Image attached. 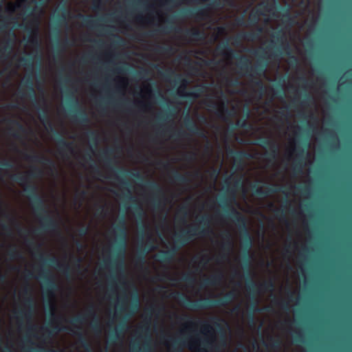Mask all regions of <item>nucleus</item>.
I'll list each match as a JSON object with an SVG mask.
<instances>
[{
  "label": "nucleus",
  "instance_id": "obj_1",
  "mask_svg": "<svg viewBox=\"0 0 352 352\" xmlns=\"http://www.w3.org/2000/svg\"><path fill=\"white\" fill-rule=\"evenodd\" d=\"M43 175V171L41 168L33 166L27 173L13 175L11 179L23 187L34 214L39 220L41 228L43 231L56 232L59 228L58 223L49 214L43 198L38 194V188L32 182V179L41 177Z\"/></svg>",
  "mask_w": 352,
  "mask_h": 352
},
{
  "label": "nucleus",
  "instance_id": "obj_2",
  "mask_svg": "<svg viewBox=\"0 0 352 352\" xmlns=\"http://www.w3.org/2000/svg\"><path fill=\"white\" fill-rule=\"evenodd\" d=\"M219 53L228 58H234L238 60L237 67L242 72L245 76L252 78V82L257 87L260 91V96H261L266 90V87L264 85L263 81L258 78L261 76L263 75L266 72L267 63L266 61L262 62L261 60H258L257 63L252 67L250 65V60L248 58L245 56H239L236 54V51L233 50L228 42L223 43L219 45L217 48ZM264 52L260 53L258 50L254 51V54L258 57L259 59L264 58Z\"/></svg>",
  "mask_w": 352,
  "mask_h": 352
},
{
  "label": "nucleus",
  "instance_id": "obj_3",
  "mask_svg": "<svg viewBox=\"0 0 352 352\" xmlns=\"http://www.w3.org/2000/svg\"><path fill=\"white\" fill-rule=\"evenodd\" d=\"M201 226L192 227L187 231L175 233L173 246L167 250H162L156 255V259L164 263H171L178 251L190 242L195 236H206L213 234L210 227V219L208 215H204L199 219Z\"/></svg>",
  "mask_w": 352,
  "mask_h": 352
},
{
  "label": "nucleus",
  "instance_id": "obj_4",
  "mask_svg": "<svg viewBox=\"0 0 352 352\" xmlns=\"http://www.w3.org/2000/svg\"><path fill=\"white\" fill-rule=\"evenodd\" d=\"M26 87L30 94V98L35 101L36 105V98L35 91L33 87V81L31 78H28L24 82ZM43 101L44 103V107H41L40 106H36L37 109L41 112L39 115V120L41 123L46 126L47 129H49L54 135L56 140L57 142L58 146L59 153L64 156V151H69L70 153H74V144L72 142H69L66 141L63 137L56 130L54 124L51 121L48 111L46 105V102L44 98H43Z\"/></svg>",
  "mask_w": 352,
  "mask_h": 352
},
{
  "label": "nucleus",
  "instance_id": "obj_5",
  "mask_svg": "<svg viewBox=\"0 0 352 352\" xmlns=\"http://www.w3.org/2000/svg\"><path fill=\"white\" fill-rule=\"evenodd\" d=\"M113 231L118 237V241L115 254L110 261V265L112 268L119 269L123 272L126 239V226L124 216H122L118 223L114 226Z\"/></svg>",
  "mask_w": 352,
  "mask_h": 352
},
{
  "label": "nucleus",
  "instance_id": "obj_6",
  "mask_svg": "<svg viewBox=\"0 0 352 352\" xmlns=\"http://www.w3.org/2000/svg\"><path fill=\"white\" fill-rule=\"evenodd\" d=\"M225 212L238 226L243 233L242 245L245 252L243 256V267L250 269V250L252 247L253 239L248 232L245 218L234 208L231 207L230 210L225 209Z\"/></svg>",
  "mask_w": 352,
  "mask_h": 352
},
{
  "label": "nucleus",
  "instance_id": "obj_7",
  "mask_svg": "<svg viewBox=\"0 0 352 352\" xmlns=\"http://www.w3.org/2000/svg\"><path fill=\"white\" fill-rule=\"evenodd\" d=\"M113 154L111 149H107L101 153V157L105 162L106 164L112 170L117 172L116 179L119 181L122 188L126 192L124 193V197L132 202H135L136 199L132 196L131 191L129 188V182L126 179L128 175L131 176L133 179L142 181L143 177L139 172H132L124 169H116L113 166L114 162L110 157Z\"/></svg>",
  "mask_w": 352,
  "mask_h": 352
},
{
  "label": "nucleus",
  "instance_id": "obj_8",
  "mask_svg": "<svg viewBox=\"0 0 352 352\" xmlns=\"http://www.w3.org/2000/svg\"><path fill=\"white\" fill-rule=\"evenodd\" d=\"M177 318L179 321L185 322L184 327L187 330H190L192 327H197L200 325L201 327V332L206 336L213 337L214 331H216L223 336V327L221 323L223 320L219 317H211L208 322L195 320L187 315L177 316Z\"/></svg>",
  "mask_w": 352,
  "mask_h": 352
},
{
  "label": "nucleus",
  "instance_id": "obj_9",
  "mask_svg": "<svg viewBox=\"0 0 352 352\" xmlns=\"http://www.w3.org/2000/svg\"><path fill=\"white\" fill-rule=\"evenodd\" d=\"M177 294L184 305L191 309H203L212 307L225 306L236 297V294L234 292H229L226 293L223 298L219 299L210 300L209 298H203L197 301H192L183 294L177 293Z\"/></svg>",
  "mask_w": 352,
  "mask_h": 352
},
{
  "label": "nucleus",
  "instance_id": "obj_10",
  "mask_svg": "<svg viewBox=\"0 0 352 352\" xmlns=\"http://www.w3.org/2000/svg\"><path fill=\"white\" fill-rule=\"evenodd\" d=\"M275 288L274 283L273 280H270L268 281L264 282L260 285H257L256 283L252 281V280H249L247 284V290L251 295V299L252 300V302L250 306V320L254 323V314L255 312H260L261 309L258 307V301L256 299V296L261 292H272Z\"/></svg>",
  "mask_w": 352,
  "mask_h": 352
},
{
  "label": "nucleus",
  "instance_id": "obj_11",
  "mask_svg": "<svg viewBox=\"0 0 352 352\" xmlns=\"http://www.w3.org/2000/svg\"><path fill=\"white\" fill-rule=\"evenodd\" d=\"M140 300L137 292H135L132 296V301L129 307L128 313L124 321L120 322L118 326L114 331L111 332V338L116 339L120 338V335L122 334L127 328V320L133 316L140 309Z\"/></svg>",
  "mask_w": 352,
  "mask_h": 352
},
{
  "label": "nucleus",
  "instance_id": "obj_12",
  "mask_svg": "<svg viewBox=\"0 0 352 352\" xmlns=\"http://www.w3.org/2000/svg\"><path fill=\"white\" fill-rule=\"evenodd\" d=\"M22 293L23 296H26L25 298V305L28 309L26 310L21 309L18 311L16 312L17 318L19 320L25 318L29 321H32L34 314V301L30 296L31 291L28 283L23 287Z\"/></svg>",
  "mask_w": 352,
  "mask_h": 352
},
{
  "label": "nucleus",
  "instance_id": "obj_13",
  "mask_svg": "<svg viewBox=\"0 0 352 352\" xmlns=\"http://www.w3.org/2000/svg\"><path fill=\"white\" fill-rule=\"evenodd\" d=\"M38 278L43 283V289L46 294L53 296L54 292L58 289V285L54 278L48 270L41 269L38 274Z\"/></svg>",
  "mask_w": 352,
  "mask_h": 352
},
{
  "label": "nucleus",
  "instance_id": "obj_14",
  "mask_svg": "<svg viewBox=\"0 0 352 352\" xmlns=\"http://www.w3.org/2000/svg\"><path fill=\"white\" fill-rule=\"evenodd\" d=\"M259 144L264 148H270V151L265 153L268 162H271L276 160L278 155L279 146L275 140L267 138H260Z\"/></svg>",
  "mask_w": 352,
  "mask_h": 352
},
{
  "label": "nucleus",
  "instance_id": "obj_15",
  "mask_svg": "<svg viewBox=\"0 0 352 352\" xmlns=\"http://www.w3.org/2000/svg\"><path fill=\"white\" fill-rule=\"evenodd\" d=\"M176 82L180 84V87H179V92H178L179 94L185 98H188V99L197 98L199 96V94L204 91L203 87L200 86V87L198 88L195 91L184 92V91L186 89V88L188 84V81L187 80L186 78H182L180 76L178 77L177 80H176Z\"/></svg>",
  "mask_w": 352,
  "mask_h": 352
},
{
  "label": "nucleus",
  "instance_id": "obj_16",
  "mask_svg": "<svg viewBox=\"0 0 352 352\" xmlns=\"http://www.w3.org/2000/svg\"><path fill=\"white\" fill-rule=\"evenodd\" d=\"M242 182L240 179H236L232 187L227 190V193L221 197L219 199L220 202L226 207L230 206V204L236 202V188H239L242 186Z\"/></svg>",
  "mask_w": 352,
  "mask_h": 352
},
{
  "label": "nucleus",
  "instance_id": "obj_17",
  "mask_svg": "<svg viewBox=\"0 0 352 352\" xmlns=\"http://www.w3.org/2000/svg\"><path fill=\"white\" fill-rule=\"evenodd\" d=\"M38 258L40 261L46 263L49 265L56 266V268L62 272L66 276H70L72 270L68 264H60L58 260L54 256L45 259L43 253L38 254Z\"/></svg>",
  "mask_w": 352,
  "mask_h": 352
},
{
  "label": "nucleus",
  "instance_id": "obj_18",
  "mask_svg": "<svg viewBox=\"0 0 352 352\" xmlns=\"http://www.w3.org/2000/svg\"><path fill=\"white\" fill-rule=\"evenodd\" d=\"M146 187L153 192L152 203L155 208H160V197L163 195V190L162 187L155 182L148 181L145 184Z\"/></svg>",
  "mask_w": 352,
  "mask_h": 352
},
{
  "label": "nucleus",
  "instance_id": "obj_19",
  "mask_svg": "<svg viewBox=\"0 0 352 352\" xmlns=\"http://www.w3.org/2000/svg\"><path fill=\"white\" fill-rule=\"evenodd\" d=\"M206 106L210 108L216 109H217V115L219 118L226 120V117L228 118H230L232 117L234 115V111L232 109H229L228 107L224 104L222 103L221 108L218 109V105L216 102H214L212 100H209L206 103Z\"/></svg>",
  "mask_w": 352,
  "mask_h": 352
},
{
  "label": "nucleus",
  "instance_id": "obj_20",
  "mask_svg": "<svg viewBox=\"0 0 352 352\" xmlns=\"http://www.w3.org/2000/svg\"><path fill=\"white\" fill-rule=\"evenodd\" d=\"M269 49L273 50V51L271 52L270 55L271 56L276 57V56H280L282 54V49L285 50L286 52V54L287 55H290V63L291 65H297L298 64V60L296 56L291 55V50L289 44L287 42L285 45L283 47L281 46H272L270 45L268 47Z\"/></svg>",
  "mask_w": 352,
  "mask_h": 352
},
{
  "label": "nucleus",
  "instance_id": "obj_21",
  "mask_svg": "<svg viewBox=\"0 0 352 352\" xmlns=\"http://www.w3.org/2000/svg\"><path fill=\"white\" fill-rule=\"evenodd\" d=\"M263 28L261 27H258L256 32H243L239 34H237L234 38V45H239L242 40H245L248 41H253L257 39L261 34L263 32Z\"/></svg>",
  "mask_w": 352,
  "mask_h": 352
},
{
  "label": "nucleus",
  "instance_id": "obj_22",
  "mask_svg": "<svg viewBox=\"0 0 352 352\" xmlns=\"http://www.w3.org/2000/svg\"><path fill=\"white\" fill-rule=\"evenodd\" d=\"M252 190L255 195L260 197H267L270 195L280 192L285 193L283 187L267 186L266 190H263L261 186L256 184L252 186Z\"/></svg>",
  "mask_w": 352,
  "mask_h": 352
},
{
  "label": "nucleus",
  "instance_id": "obj_23",
  "mask_svg": "<svg viewBox=\"0 0 352 352\" xmlns=\"http://www.w3.org/2000/svg\"><path fill=\"white\" fill-rule=\"evenodd\" d=\"M69 116L72 120L79 124H87L90 122L86 111L81 108L78 110L70 109Z\"/></svg>",
  "mask_w": 352,
  "mask_h": 352
},
{
  "label": "nucleus",
  "instance_id": "obj_24",
  "mask_svg": "<svg viewBox=\"0 0 352 352\" xmlns=\"http://www.w3.org/2000/svg\"><path fill=\"white\" fill-rule=\"evenodd\" d=\"M184 122L186 129L192 134L199 137L205 138V132L201 129L187 113L184 118Z\"/></svg>",
  "mask_w": 352,
  "mask_h": 352
},
{
  "label": "nucleus",
  "instance_id": "obj_25",
  "mask_svg": "<svg viewBox=\"0 0 352 352\" xmlns=\"http://www.w3.org/2000/svg\"><path fill=\"white\" fill-rule=\"evenodd\" d=\"M155 248V246L153 245V240L150 234H148L147 242H146V248L143 250H140L138 255L136 258V263H140L142 265L145 263V256L146 254Z\"/></svg>",
  "mask_w": 352,
  "mask_h": 352
},
{
  "label": "nucleus",
  "instance_id": "obj_26",
  "mask_svg": "<svg viewBox=\"0 0 352 352\" xmlns=\"http://www.w3.org/2000/svg\"><path fill=\"white\" fill-rule=\"evenodd\" d=\"M223 238L225 239V241H223L221 245V249L223 252H226L222 253L219 258L221 260L226 259L228 257V254L232 250L233 247V243L231 239V235L228 232H226L223 234Z\"/></svg>",
  "mask_w": 352,
  "mask_h": 352
},
{
  "label": "nucleus",
  "instance_id": "obj_27",
  "mask_svg": "<svg viewBox=\"0 0 352 352\" xmlns=\"http://www.w3.org/2000/svg\"><path fill=\"white\" fill-rule=\"evenodd\" d=\"M25 159L32 162H38L43 164H47L52 168H55V164L53 160L44 156H41L37 154L28 155L25 154Z\"/></svg>",
  "mask_w": 352,
  "mask_h": 352
},
{
  "label": "nucleus",
  "instance_id": "obj_28",
  "mask_svg": "<svg viewBox=\"0 0 352 352\" xmlns=\"http://www.w3.org/2000/svg\"><path fill=\"white\" fill-rule=\"evenodd\" d=\"M228 153L234 157V164L239 166H242L243 160L249 157V154L245 151H234L229 148Z\"/></svg>",
  "mask_w": 352,
  "mask_h": 352
},
{
  "label": "nucleus",
  "instance_id": "obj_29",
  "mask_svg": "<svg viewBox=\"0 0 352 352\" xmlns=\"http://www.w3.org/2000/svg\"><path fill=\"white\" fill-rule=\"evenodd\" d=\"M87 315L92 317L93 320L91 324V329L95 332H100V324L99 318L95 311V307L93 305L89 307L87 310Z\"/></svg>",
  "mask_w": 352,
  "mask_h": 352
},
{
  "label": "nucleus",
  "instance_id": "obj_30",
  "mask_svg": "<svg viewBox=\"0 0 352 352\" xmlns=\"http://www.w3.org/2000/svg\"><path fill=\"white\" fill-rule=\"evenodd\" d=\"M74 333L78 336V342L87 352H93L89 342L82 331L74 332Z\"/></svg>",
  "mask_w": 352,
  "mask_h": 352
},
{
  "label": "nucleus",
  "instance_id": "obj_31",
  "mask_svg": "<svg viewBox=\"0 0 352 352\" xmlns=\"http://www.w3.org/2000/svg\"><path fill=\"white\" fill-rule=\"evenodd\" d=\"M223 278V275L221 274L213 275L209 278L204 279L201 283L202 287H206L208 285H216L219 284Z\"/></svg>",
  "mask_w": 352,
  "mask_h": 352
},
{
  "label": "nucleus",
  "instance_id": "obj_32",
  "mask_svg": "<svg viewBox=\"0 0 352 352\" xmlns=\"http://www.w3.org/2000/svg\"><path fill=\"white\" fill-rule=\"evenodd\" d=\"M204 10L202 8L197 10L187 9L181 12L183 17H200L204 16Z\"/></svg>",
  "mask_w": 352,
  "mask_h": 352
},
{
  "label": "nucleus",
  "instance_id": "obj_33",
  "mask_svg": "<svg viewBox=\"0 0 352 352\" xmlns=\"http://www.w3.org/2000/svg\"><path fill=\"white\" fill-rule=\"evenodd\" d=\"M79 18L82 19V25L89 28H97L99 25L96 21L94 20L91 16H85L79 14Z\"/></svg>",
  "mask_w": 352,
  "mask_h": 352
},
{
  "label": "nucleus",
  "instance_id": "obj_34",
  "mask_svg": "<svg viewBox=\"0 0 352 352\" xmlns=\"http://www.w3.org/2000/svg\"><path fill=\"white\" fill-rule=\"evenodd\" d=\"M67 328V327H63L61 328L60 327V325L58 324H52L51 325V329H50L48 327H41V329L42 330H44L47 333V337H52L54 336L55 334L59 333L60 331H65L66 330Z\"/></svg>",
  "mask_w": 352,
  "mask_h": 352
},
{
  "label": "nucleus",
  "instance_id": "obj_35",
  "mask_svg": "<svg viewBox=\"0 0 352 352\" xmlns=\"http://www.w3.org/2000/svg\"><path fill=\"white\" fill-rule=\"evenodd\" d=\"M13 43L14 41L11 38H6L4 42V45L1 47L0 50L1 54L6 53V57L11 54L13 50Z\"/></svg>",
  "mask_w": 352,
  "mask_h": 352
},
{
  "label": "nucleus",
  "instance_id": "obj_36",
  "mask_svg": "<svg viewBox=\"0 0 352 352\" xmlns=\"http://www.w3.org/2000/svg\"><path fill=\"white\" fill-rule=\"evenodd\" d=\"M29 25L31 27H35L36 28V34H35V36L32 37V39L30 40V42L31 43H32L33 45H39V41H38V36H37V34H38V25H39V21H38V19L37 18H35V19H32L30 23H29Z\"/></svg>",
  "mask_w": 352,
  "mask_h": 352
},
{
  "label": "nucleus",
  "instance_id": "obj_37",
  "mask_svg": "<svg viewBox=\"0 0 352 352\" xmlns=\"http://www.w3.org/2000/svg\"><path fill=\"white\" fill-rule=\"evenodd\" d=\"M186 34L195 41H200L204 38V33L197 29L187 30Z\"/></svg>",
  "mask_w": 352,
  "mask_h": 352
},
{
  "label": "nucleus",
  "instance_id": "obj_38",
  "mask_svg": "<svg viewBox=\"0 0 352 352\" xmlns=\"http://www.w3.org/2000/svg\"><path fill=\"white\" fill-rule=\"evenodd\" d=\"M8 254L12 260L23 258V254L14 245L10 246Z\"/></svg>",
  "mask_w": 352,
  "mask_h": 352
},
{
  "label": "nucleus",
  "instance_id": "obj_39",
  "mask_svg": "<svg viewBox=\"0 0 352 352\" xmlns=\"http://www.w3.org/2000/svg\"><path fill=\"white\" fill-rule=\"evenodd\" d=\"M263 15V13L260 10H256L255 12L251 13L249 17V23L250 25H257L259 16Z\"/></svg>",
  "mask_w": 352,
  "mask_h": 352
},
{
  "label": "nucleus",
  "instance_id": "obj_40",
  "mask_svg": "<svg viewBox=\"0 0 352 352\" xmlns=\"http://www.w3.org/2000/svg\"><path fill=\"white\" fill-rule=\"evenodd\" d=\"M173 177L175 182H178L182 184H188L190 181L186 175H182L175 170L173 172Z\"/></svg>",
  "mask_w": 352,
  "mask_h": 352
},
{
  "label": "nucleus",
  "instance_id": "obj_41",
  "mask_svg": "<svg viewBox=\"0 0 352 352\" xmlns=\"http://www.w3.org/2000/svg\"><path fill=\"white\" fill-rule=\"evenodd\" d=\"M213 342V339L205 338L201 341V342H200L205 348L199 349L198 352H208L206 348L211 349L212 347Z\"/></svg>",
  "mask_w": 352,
  "mask_h": 352
},
{
  "label": "nucleus",
  "instance_id": "obj_42",
  "mask_svg": "<svg viewBox=\"0 0 352 352\" xmlns=\"http://www.w3.org/2000/svg\"><path fill=\"white\" fill-rule=\"evenodd\" d=\"M272 37L276 40V43H283L284 40V32L283 30H279L272 34ZM274 41H272V43H274Z\"/></svg>",
  "mask_w": 352,
  "mask_h": 352
},
{
  "label": "nucleus",
  "instance_id": "obj_43",
  "mask_svg": "<svg viewBox=\"0 0 352 352\" xmlns=\"http://www.w3.org/2000/svg\"><path fill=\"white\" fill-rule=\"evenodd\" d=\"M278 8L283 11V17L285 22L291 23L293 19L291 16V14L289 8H283L282 6H278Z\"/></svg>",
  "mask_w": 352,
  "mask_h": 352
},
{
  "label": "nucleus",
  "instance_id": "obj_44",
  "mask_svg": "<svg viewBox=\"0 0 352 352\" xmlns=\"http://www.w3.org/2000/svg\"><path fill=\"white\" fill-rule=\"evenodd\" d=\"M19 64L23 66H26L28 68L32 67L33 59L32 57H22L19 60Z\"/></svg>",
  "mask_w": 352,
  "mask_h": 352
},
{
  "label": "nucleus",
  "instance_id": "obj_45",
  "mask_svg": "<svg viewBox=\"0 0 352 352\" xmlns=\"http://www.w3.org/2000/svg\"><path fill=\"white\" fill-rule=\"evenodd\" d=\"M172 50L173 48L170 46L164 47L159 45H156L155 48V51L160 54H169L172 52Z\"/></svg>",
  "mask_w": 352,
  "mask_h": 352
},
{
  "label": "nucleus",
  "instance_id": "obj_46",
  "mask_svg": "<svg viewBox=\"0 0 352 352\" xmlns=\"http://www.w3.org/2000/svg\"><path fill=\"white\" fill-rule=\"evenodd\" d=\"M248 124L246 119L239 120L234 124H232L230 132L232 133L234 130L236 128H245Z\"/></svg>",
  "mask_w": 352,
  "mask_h": 352
},
{
  "label": "nucleus",
  "instance_id": "obj_47",
  "mask_svg": "<svg viewBox=\"0 0 352 352\" xmlns=\"http://www.w3.org/2000/svg\"><path fill=\"white\" fill-rule=\"evenodd\" d=\"M270 346L273 349H280L282 342L279 338H274L272 337L270 338Z\"/></svg>",
  "mask_w": 352,
  "mask_h": 352
},
{
  "label": "nucleus",
  "instance_id": "obj_48",
  "mask_svg": "<svg viewBox=\"0 0 352 352\" xmlns=\"http://www.w3.org/2000/svg\"><path fill=\"white\" fill-rule=\"evenodd\" d=\"M173 114L171 113V111H169V110H167L164 113H161V114H159L157 116V121H159V123L160 122H164L166 121L170 116H173Z\"/></svg>",
  "mask_w": 352,
  "mask_h": 352
},
{
  "label": "nucleus",
  "instance_id": "obj_49",
  "mask_svg": "<svg viewBox=\"0 0 352 352\" xmlns=\"http://www.w3.org/2000/svg\"><path fill=\"white\" fill-rule=\"evenodd\" d=\"M34 2L36 5L31 9L30 14H33L34 13H40L42 10V6L43 5V3L38 2L36 0H34Z\"/></svg>",
  "mask_w": 352,
  "mask_h": 352
},
{
  "label": "nucleus",
  "instance_id": "obj_50",
  "mask_svg": "<svg viewBox=\"0 0 352 352\" xmlns=\"http://www.w3.org/2000/svg\"><path fill=\"white\" fill-rule=\"evenodd\" d=\"M182 280L190 285H192L195 282V277L190 274L183 275Z\"/></svg>",
  "mask_w": 352,
  "mask_h": 352
},
{
  "label": "nucleus",
  "instance_id": "obj_51",
  "mask_svg": "<svg viewBox=\"0 0 352 352\" xmlns=\"http://www.w3.org/2000/svg\"><path fill=\"white\" fill-rule=\"evenodd\" d=\"M0 167L3 168L10 169V168H12L14 167V165L9 160H0Z\"/></svg>",
  "mask_w": 352,
  "mask_h": 352
},
{
  "label": "nucleus",
  "instance_id": "obj_52",
  "mask_svg": "<svg viewBox=\"0 0 352 352\" xmlns=\"http://www.w3.org/2000/svg\"><path fill=\"white\" fill-rule=\"evenodd\" d=\"M85 320V317L84 316H77L72 318L71 320V324L75 325L76 324H82Z\"/></svg>",
  "mask_w": 352,
  "mask_h": 352
},
{
  "label": "nucleus",
  "instance_id": "obj_53",
  "mask_svg": "<svg viewBox=\"0 0 352 352\" xmlns=\"http://www.w3.org/2000/svg\"><path fill=\"white\" fill-rule=\"evenodd\" d=\"M133 210H134V212L135 213L140 217V218H142L143 216L144 215V210H143V208L139 206V205H137L135 204V206H133Z\"/></svg>",
  "mask_w": 352,
  "mask_h": 352
},
{
  "label": "nucleus",
  "instance_id": "obj_54",
  "mask_svg": "<svg viewBox=\"0 0 352 352\" xmlns=\"http://www.w3.org/2000/svg\"><path fill=\"white\" fill-rule=\"evenodd\" d=\"M102 0H93L92 1V8L94 10H100L102 9Z\"/></svg>",
  "mask_w": 352,
  "mask_h": 352
},
{
  "label": "nucleus",
  "instance_id": "obj_55",
  "mask_svg": "<svg viewBox=\"0 0 352 352\" xmlns=\"http://www.w3.org/2000/svg\"><path fill=\"white\" fill-rule=\"evenodd\" d=\"M61 10H62V12L61 14H58L57 16H56V18L58 19V21H66V18H67V10L65 8V7H63L61 8Z\"/></svg>",
  "mask_w": 352,
  "mask_h": 352
},
{
  "label": "nucleus",
  "instance_id": "obj_56",
  "mask_svg": "<svg viewBox=\"0 0 352 352\" xmlns=\"http://www.w3.org/2000/svg\"><path fill=\"white\" fill-rule=\"evenodd\" d=\"M87 136L89 139L94 142V144H97L98 142V135L96 131H90L87 133Z\"/></svg>",
  "mask_w": 352,
  "mask_h": 352
},
{
  "label": "nucleus",
  "instance_id": "obj_57",
  "mask_svg": "<svg viewBox=\"0 0 352 352\" xmlns=\"http://www.w3.org/2000/svg\"><path fill=\"white\" fill-rule=\"evenodd\" d=\"M8 122L16 125L19 131L23 133L25 131V127L19 122L14 120H8Z\"/></svg>",
  "mask_w": 352,
  "mask_h": 352
},
{
  "label": "nucleus",
  "instance_id": "obj_58",
  "mask_svg": "<svg viewBox=\"0 0 352 352\" xmlns=\"http://www.w3.org/2000/svg\"><path fill=\"white\" fill-rule=\"evenodd\" d=\"M151 341V337L149 336H146V340L144 344V347L142 350H141V352H149L150 350V346L149 342Z\"/></svg>",
  "mask_w": 352,
  "mask_h": 352
},
{
  "label": "nucleus",
  "instance_id": "obj_59",
  "mask_svg": "<svg viewBox=\"0 0 352 352\" xmlns=\"http://www.w3.org/2000/svg\"><path fill=\"white\" fill-rule=\"evenodd\" d=\"M3 206H4V204H3V201L1 200V199L0 198V210H1L3 212V215L5 218L8 219H10V220H14L10 214L9 213H8L7 212H6L3 209Z\"/></svg>",
  "mask_w": 352,
  "mask_h": 352
},
{
  "label": "nucleus",
  "instance_id": "obj_60",
  "mask_svg": "<svg viewBox=\"0 0 352 352\" xmlns=\"http://www.w3.org/2000/svg\"><path fill=\"white\" fill-rule=\"evenodd\" d=\"M186 135V133L184 131H178L177 132H174L171 137L175 139H179L184 138Z\"/></svg>",
  "mask_w": 352,
  "mask_h": 352
},
{
  "label": "nucleus",
  "instance_id": "obj_61",
  "mask_svg": "<svg viewBox=\"0 0 352 352\" xmlns=\"http://www.w3.org/2000/svg\"><path fill=\"white\" fill-rule=\"evenodd\" d=\"M274 214H275L276 217L278 218L280 221L285 219V217L283 214V210H280L279 209H276L274 210Z\"/></svg>",
  "mask_w": 352,
  "mask_h": 352
},
{
  "label": "nucleus",
  "instance_id": "obj_62",
  "mask_svg": "<svg viewBox=\"0 0 352 352\" xmlns=\"http://www.w3.org/2000/svg\"><path fill=\"white\" fill-rule=\"evenodd\" d=\"M89 232V227L88 226H83L78 230V234L80 236H84L87 234Z\"/></svg>",
  "mask_w": 352,
  "mask_h": 352
},
{
  "label": "nucleus",
  "instance_id": "obj_63",
  "mask_svg": "<svg viewBox=\"0 0 352 352\" xmlns=\"http://www.w3.org/2000/svg\"><path fill=\"white\" fill-rule=\"evenodd\" d=\"M236 23L239 26H246V23H245V19L243 16L238 17L236 19Z\"/></svg>",
  "mask_w": 352,
  "mask_h": 352
},
{
  "label": "nucleus",
  "instance_id": "obj_64",
  "mask_svg": "<svg viewBox=\"0 0 352 352\" xmlns=\"http://www.w3.org/2000/svg\"><path fill=\"white\" fill-rule=\"evenodd\" d=\"M302 164L300 162L295 163L294 166V170L298 173H300L302 172Z\"/></svg>",
  "mask_w": 352,
  "mask_h": 352
}]
</instances>
